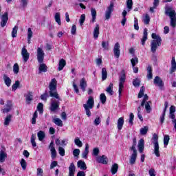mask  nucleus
Returning <instances> with one entry per match:
<instances>
[{"mask_svg":"<svg viewBox=\"0 0 176 176\" xmlns=\"http://www.w3.org/2000/svg\"><path fill=\"white\" fill-rule=\"evenodd\" d=\"M133 120H134V114L133 113H131L129 116V124H131V126H133Z\"/></svg>","mask_w":176,"mask_h":176,"instance_id":"338daca9","label":"nucleus"},{"mask_svg":"<svg viewBox=\"0 0 176 176\" xmlns=\"http://www.w3.org/2000/svg\"><path fill=\"white\" fill-rule=\"evenodd\" d=\"M165 14L168 16L170 19L176 17L175 10H173L171 7H166L165 8Z\"/></svg>","mask_w":176,"mask_h":176,"instance_id":"9b49d317","label":"nucleus"},{"mask_svg":"<svg viewBox=\"0 0 176 176\" xmlns=\"http://www.w3.org/2000/svg\"><path fill=\"white\" fill-rule=\"evenodd\" d=\"M145 94V87L142 86L141 88H140V91L138 94V98H142V97H144V95Z\"/></svg>","mask_w":176,"mask_h":176,"instance_id":"79ce46f5","label":"nucleus"},{"mask_svg":"<svg viewBox=\"0 0 176 176\" xmlns=\"http://www.w3.org/2000/svg\"><path fill=\"white\" fill-rule=\"evenodd\" d=\"M170 25L173 28H175V27L176 26V16L170 18Z\"/></svg>","mask_w":176,"mask_h":176,"instance_id":"69168bd1","label":"nucleus"},{"mask_svg":"<svg viewBox=\"0 0 176 176\" xmlns=\"http://www.w3.org/2000/svg\"><path fill=\"white\" fill-rule=\"evenodd\" d=\"M175 71H176L175 58L173 57L172 60H171L170 74H173V72H175Z\"/></svg>","mask_w":176,"mask_h":176,"instance_id":"cd10ccee","label":"nucleus"},{"mask_svg":"<svg viewBox=\"0 0 176 176\" xmlns=\"http://www.w3.org/2000/svg\"><path fill=\"white\" fill-rule=\"evenodd\" d=\"M99 35H100V25H98V24H96V25L94 30V39H98Z\"/></svg>","mask_w":176,"mask_h":176,"instance_id":"393cba45","label":"nucleus"},{"mask_svg":"<svg viewBox=\"0 0 176 176\" xmlns=\"http://www.w3.org/2000/svg\"><path fill=\"white\" fill-rule=\"evenodd\" d=\"M20 86V81L16 80L14 84L12 85V90L15 91V90H17V88Z\"/></svg>","mask_w":176,"mask_h":176,"instance_id":"e2e57ef3","label":"nucleus"},{"mask_svg":"<svg viewBox=\"0 0 176 176\" xmlns=\"http://www.w3.org/2000/svg\"><path fill=\"white\" fill-rule=\"evenodd\" d=\"M50 89V96L54 97L56 99L51 100V104L50 107V111L53 113H56L57 111H58V108H60V101H61V98H60V96L57 94V80L56 78H52L49 85Z\"/></svg>","mask_w":176,"mask_h":176,"instance_id":"f257e3e1","label":"nucleus"},{"mask_svg":"<svg viewBox=\"0 0 176 176\" xmlns=\"http://www.w3.org/2000/svg\"><path fill=\"white\" fill-rule=\"evenodd\" d=\"M144 23L146 25L149 24L151 21V16H149V14H146L143 19Z\"/></svg>","mask_w":176,"mask_h":176,"instance_id":"3c124183","label":"nucleus"},{"mask_svg":"<svg viewBox=\"0 0 176 176\" xmlns=\"http://www.w3.org/2000/svg\"><path fill=\"white\" fill-rule=\"evenodd\" d=\"M37 61L39 63L40 65L38 67V74H42V72H47V66L46 64L43 63L45 58V52L41 47L37 48Z\"/></svg>","mask_w":176,"mask_h":176,"instance_id":"f03ea898","label":"nucleus"},{"mask_svg":"<svg viewBox=\"0 0 176 176\" xmlns=\"http://www.w3.org/2000/svg\"><path fill=\"white\" fill-rule=\"evenodd\" d=\"M6 157H8V154L3 151H0V163H3V162H5V160H6Z\"/></svg>","mask_w":176,"mask_h":176,"instance_id":"c756f323","label":"nucleus"},{"mask_svg":"<svg viewBox=\"0 0 176 176\" xmlns=\"http://www.w3.org/2000/svg\"><path fill=\"white\" fill-rule=\"evenodd\" d=\"M0 19L1 20V27L3 28L8 23V20H9V14L8 12H5L3 15L0 16Z\"/></svg>","mask_w":176,"mask_h":176,"instance_id":"f8f14e48","label":"nucleus"},{"mask_svg":"<svg viewBox=\"0 0 176 176\" xmlns=\"http://www.w3.org/2000/svg\"><path fill=\"white\" fill-rule=\"evenodd\" d=\"M12 116L10 114L8 115L6 117L5 121H4V126H9L10 122H12Z\"/></svg>","mask_w":176,"mask_h":176,"instance_id":"e433bc0d","label":"nucleus"},{"mask_svg":"<svg viewBox=\"0 0 176 176\" xmlns=\"http://www.w3.org/2000/svg\"><path fill=\"white\" fill-rule=\"evenodd\" d=\"M144 145H145V142L144 139H140L138 144V148L140 153H142V152H144Z\"/></svg>","mask_w":176,"mask_h":176,"instance_id":"f3484780","label":"nucleus"},{"mask_svg":"<svg viewBox=\"0 0 176 176\" xmlns=\"http://www.w3.org/2000/svg\"><path fill=\"white\" fill-rule=\"evenodd\" d=\"M134 28L136 31L140 30V26H138V19L137 18L134 19Z\"/></svg>","mask_w":176,"mask_h":176,"instance_id":"0e129e2a","label":"nucleus"},{"mask_svg":"<svg viewBox=\"0 0 176 176\" xmlns=\"http://www.w3.org/2000/svg\"><path fill=\"white\" fill-rule=\"evenodd\" d=\"M99 124H101V117L96 116L95 120H94V125L99 126Z\"/></svg>","mask_w":176,"mask_h":176,"instance_id":"a18cd8bd","label":"nucleus"},{"mask_svg":"<svg viewBox=\"0 0 176 176\" xmlns=\"http://www.w3.org/2000/svg\"><path fill=\"white\" fill-rule=\"evenodd\" d=\"M55 21L58 24V25H61V18L60 15V12H56L54 16Z\"/></svg>","mask_w":176,"mask_h":176,"instance_id":"ea45409f","label":"nucleus"},{"mask_svg":"<svg viewBox=\"0 0 176 176\" xmlns=\"http://www.w3.org/2000/svg\"><path fill=\"white\" fill-rule=\"evenodd\" d=\"M140 85H141V80L140 78H135L133 81V85L135 87H140Z\"/></svg>","mask_w":176,"mask_h":176,"instance_id":"49530a36","label":"nucleus"},{"mask_svg":"<svg viewBox=\"0 0 176 176\" xmlns=\"http://www.w3.org/2000/svg\"><path fill=\"white\" fill-rule=\"evenodd\" d=\"M153 84L161 89L164 87V82H163V80H162V78L158 76L155 77Z\"/></svg>","mask_w":176,"mask_h":176,"instance_id":"1a4fd4ad","label":"nucleus"},{"mask_svg":"<svg viewBox=\"0 0 176 176\" xmlns=\"http://www.w3.org/2000/svg\"><path fill=\"white\" fill-rule=\"evenodd\" d=\"M118 168H119V166L118 165V164H113L111 169V174L113 175H114V174H116L118 173Z\"/></svg>","mask_w":176,"mask_h":176,"instance_id":"4c0bfd02","label":"nucleus"},{"mask_svg":"<svg viewBox=\"0 0 176 176\" xmlns=\"http://www.w3.org/2000/svg\"><path fill=\"white\" fill-rule=\"evenodd\" d=\"M113 53L116 58H119V57H120V44H119V43H116L115 44L113 48Z\"/></svg>","mask_w":176,"mask_h":176,"instance_id":"2eb2a0df","label":"nucleus"},{"mask_svg":"<svg viewBox=\"0 0 176 176\" xmlns=\"http://www.w3.org/2000/svg\"><path fill=\"white\" fill-rule=\"evenodd\" d=\"M152 144L154 145V153L157 157H160V151H159V136L156 133L153 135Z\"/></svg>","mask_w":176,"mask_h":176,"instance_id":"423d86ee","label":"nucleus"},{"mask_svg":"<svg viewBox=\"0 0 176 176\" xmlns=\"http://www.w3.org/2000/svg\"><path fill=\"white\" fill-rule=\"evenodd\" d=\"M102 47L104 50H109V43L108 41H102Z\"/></svg>","mask_w":176,"mask_h":176,"instance_id":"de8ad7c7","label":"nucleus"},{"mask_svg":"<svg viewBox=\"0 0 176 176\" xmlns=\"http://www.w3.org/2000/svg\"><path fill=\"white\" fill-rule=\"evenodd\" d=\"M91 14L92 16L91 22L96 23V19H97V11L96 10V8H91Z\"/></svg>","mask_w":176,"mask_h":176,"instance_id":"a878e982","label":"nucleus"},{"mask_svg":"<svg viewBox=\"0 0 176 176\" xmlns=\"http://www.w3.org/2000/svg\"><path fill=\"white\" fill-rule=\"evenodd\" d=\"M37 137L39 141H43V140H45V138L46 137V135L43 131H40L37 133Z\"/></svg>","mask_w":176,"mask_h":176,"instance_id":"72a5a7b5","label":"nucleus"},{"mask_svg":"<svg viewBox=\"0 0 176 176\" xmlns=\"http://www.w3.org/2000/svg\"><path fill=\"white\" fill-rule=\"evenodd\" d=\"M132 67H135L136 64H138V58L135 57L131 60Z\"/></svg>","mask_w":176,"mask_h":176,"instance_id":"680f3d73","label":"nucleus"},{"mask_svg":"<svg viewBox=\"0 0 176 176\" xmlns=\"http://www.w3.org/2000/svg\"><path fill=\"white\" fill-rule=\"evenodd\" d=\"M151 36L154 40H153L151 43V52L152 53H156L157 47L162 45V38L155 33H153Z\"/></svg>","mask_w":176,"mask_h":176,"instance_id":"7ed1b4c3","label":"nucleus"},{"mask_svg":"<svg viewBox=\"0 0 176 176\" xmlns=\"http://www.w3.org/2000/svg\"><path fill=\"white\" fill-rule=\"evenodd\" d=\"M53 123L59 127H63V121L58 118H54Z\"/></svg>","mask_w":176,"mask_h":176,"instance_id":"f704fd0d","label":"nucleus"},{"mask_svg":"<svg viewBox=\"0 0 176 176\" xmlns=\"http://www.w3.org/2000/svg\"><path fill=\"white\" fill-rule=\"evenodd\" d=\"M98 163H102V164H107L108 158L105 155H102L101 157H98L97 158Z\"/></svg>","mask_w":176,"mask_h":176,"instance_id":"b1692460","label":"nucleus"},{"mask_svg":"<svg viewBox=\"0 0 176 176\" xmlns=\"http://www.w3.org/2000/svg\"><path fill=\"white\" fill-rule=\"evenodd\" d=\"M37 176H43V169L41 168H37Z\"/></svg>","mask_w":176,"mask_h":176,"instance_id":"774afa93","label":"nucleus"},{"mask_svg":"<svg viewBox=\"0 0 176 176\" xmlns=\"http://www.w3.org/2000/svg\"><path fill=\"white\" fill-rule=\"evenodd\" d=\"M21 56L23 57L24 63H27L28 60L30 59V53H28V51L25 48V47H23L21 50Z\"/></svg>","mask_w":176,"mask_h":176,"instance_id":"4468645a","label":"nucleus"},{"mask_svg":"<svg viewBox=\"0 0 176 176\" xmlns=\"http://www.w3.org/2000/svg\"><path fill=\"white\" fill-rule=\"evenodd\" d=\"M167 108H168V102H165L163 113L160 117V122L162 123V124H163V123H164V116H166V112L167 111Z\"/></svg>","mask_w":176,"mask_h":176,"instance_id":"dca6fc26","label":"nucleus"},{"mask_svg":"<svg viewBox=\"0 0 176 176\" xmlns=\"http://www.w3.org/2000/svg\"><path fill=\"white\" fill-rule=\"evenodd\" d=\"M19 28L17 26H14L12 29V38H16L17 36V30Z\"/></svg>","mask_w":176,"mask_h":176,"instance_id":"603ef678","label":"nucleus"},{"mask_svg":"<svg viewBox=\"0 0 176 176\" xmlns=\"http://www.w3.org/2000/svg\"><path fill=\"white\" fill-rule=\"evenodd\" d=\"M58 153L60 156H65V150L64 148L59 146L58 147Z\"/></svg>","mask_w":176,"mask_h":176,"instance_id":"052dcab7","label":"nucleus"},{"mask_svg":"<svg viewBox=\"0 0 176 176\" xmlns=\"http://www.w3.org/2000/svg\"><path fill=\"white\" fill-rule=\"evenodd\" d=\"M170 141V136L168 135H165L164 137V144L166 146L168 145V142Z\"/></svg>","mask_w":176,"mask_h":176,"instance_id":"5fc2aeb1","label":"nucleus"},{"mask_svg":"<svg viewBox=\"0 0 176 176\" xmlns=\"http://www.w3.org/2000/svg\"><path fill=\"white\" fill-rule=\"evenodd\" d=\"M77 166L80 170H86L87 168V166H86V163L82 160H79L77 162Z\"/></svg>","mask_w":176,"mask_h":176,"instance_id":"c85d7f7f","label":"nucleus"},{"mask_svg":"<svg viewBox=\"0 0 176 176\" xmlns=\"http://www.w3.org/2000/svg\"><path fill=\"white\" fill-rule=\"evenodd\" d=\"M35 138H36L35 135L32 134L31 136L30 141H31V144L34 148H35V146H36V142H35Z\"/></svg>","mask_w":176,"mask_h":176,"instance_id":"bf43d9fd","label":"nucleus"},{"mask_svg":"<svg viewBox=\"0 0 176 176\" xmlns=\"http://www.w3.org/2000/svg\"><path fill=\"white\" fill-rule=\"evenodd\" d=\"M113 84L111 82L109 87L106 89V91L109 94L110 96H113Z\"/></svg>","mask_w":176,"mask_h":176,"instance_id":"58836bf2","label":"nucleus"},{"mask_svg":"<svg viewBox=\"0 0 176 176\" xmlns=\"http://www.w3.org/2000/svg\"><path fill=\"white\" fill-rule=\"evenodd\" d=\"M19 71H20V67H19V64L14 63V65L13 66V72H14V74L17 75V74H19Z\"/></svg>","mask_w":176,"mask_h":176,"instance_id":"09e8293b","label":"nucleus"},{"mask_svg":"<svg viewBox=\"0 0 176 176\" xmlns=\"http://www.w3.org/2000/svg\"><path fill=\"white\" fill-rule=\"evenodd\" d=\"M75 144L78 146L79 148H82L83 146V143H82V141L79 139V138H76L74 140Z\"/></svg>","mask_w":176,"mask_h":176,"instance_id":"c03bdc74","label":"nucleus"},{"mask_svg":"<svg viewBox=\"0 0 176 176\" xmlns=\"http://www.w3.org/2000/svg\"><path fill=\"white\" fill-rule=\"evenodd\" d=\"M89 144H85V149L84 151V152L82 154V157L83 159H87V155H89Z\"/></svg>","mask_w":176,"mask_h":176,"instance_id":"7c9ffc66","label":"nucleus"},{"mask_svg":"<svg viewBox=\"0 0 176 176\" xmlns=\"http://www.w3.org/2000/svg\"><path fill=\"white\" fill-rule=\"evenodd\" d=\"M85 20H86V15L85 14H82L80 16V21H79L80 25H83V23H85Z\"/></svg>","mask_w":176,"mask_h":176,"instance_id":"13d9d810","label":"nucleus"},{"mask_svg":"<svg viewBox=\"0 0 176 176\" xmlns=\"http://www.w3.org/2000/svg\"><path fill=\"white\" fill-rule=\"evenodd\" d=\"M3 113H8L12 111V102L8 101L6 105V108L3 109Z\"/></svg>","mask_w":176,"mask_h":176,"instance_id":"4be33fe9","label":"nucleus"},{"mask_svg":"<svg viewBox=\"0 0 176 176\" xmlns=\"http://www.w3.org/2000/svg\"><path fill=\"white\" fill-rule=\"evenodd\" d=\"M49 148L50 149L52 159H56L57 157V151H56V147H54V141H51Z\"/></svg>","mask_w":176,"mask_h":176,"instance_id":"9d476101","label":"nucleus"},{"mask_svg":"<svg viewBox=\"0 0 176 176\" xmlns=\"http://www.w3.org/2000/svg\"><path fill=\"white\" fill-rule=\"evenodd\" d=\"M148 99H149V97L148 96L147 94L144 95V98H143V100L141 102L140 106L144 107V105H145L146 101H148Z\"/></svg>","mask_w":176,"mask_h":176,"instance_id":"6e6d98bb","label":"nucleus"},{"mask_svg":"<svg viewBox=\"0 0 176 176\" xmlns=\"http://www.w3.org/2000/svg\"><path fill=\"white\" fill-rule=\"evenodd\" d=\"M75 170H76L75 164L74 163H71L69 166V176H75Z\"/></svg>","mask_w":176,"mask_h":176,"instance_id":"aec40b11","label":"nucleus"},{"mask_svg":"<svg viewBox=\"0 0 176 176\" xmlns=\"http://www.w3.org/2000/svg\"><path fill=\"white\" fill-rule=\"evenodd\" d=\"M151 104H152L151 101L146 102V104H144L145 109L147 113H151L152 111V108L151 107Z\"/></svg>","mask_w":176,"mask_h":176,"instance_id":"473e14b6","label":"nucleus"},{"mask_svg":"<svg viewBox=\"0 0 176 176\" xmlns=\"http://www.w3.org/2000/svg\"><path fill=\"white\" fill-rule=\"evenodd\" d=\"M67 65V62L63 58L59 60L58 71H63L64 69V67Z\"/></svg>","mask_w":176,"mask_h":176,"instance_id":"412c9836","label":"nucleus"},{"mask_svg":"<svg viewBox=\"0 0 176 176\" xmlns=\"http://www.w3.org/2000/svg\"><path fill=\"white\" fill-rule=\"evenodd\" d=\"M20 163L23 170H25L27 168V162H25V160L21 159Z\"/></svg>","mask_w":176,"mask_h":176,"instance_id":"864d4df0","label":"nucleus"},{"mask_svg":"<svg viewBox=\"0 0 176 176\" xmlns=\"http://www.w3.org/2000/svg\"><path fill=\"white\" fill-rule=\"evenodd\" d=\"M83 108L85 110L87 116L90 118V116H91V112L90 111V109H93V108H94V98H93L91 96H89L87 103L83 104Z\"/></svg>","mask_w":176,"mask_h":176,"instance_id":"39448f33","label":"nucleus"},{"mask_svg":"<svg viewBox=\"0 0 176 176\" xmlns=\"http://www.w3.org/2000/svg\"><path fill=\"white\" fill-rule=\"evenodd\" d=\"M107 76H108V72H107V69H102V80H105L107 79Z\"/></svg>","mask_w":176,"mask_h":176,"instance_id":"37998d69","label":"nucleus"},{"mask_svg":"<svg viewBox=\"0 0 176 176\" xmlns=\"http://www.w3.org/2000/svg\"><path fill=\"white\" fill-rule=\"evenodd\" d=\"M135 146H137V138H134L133 139L132 146L129 148V151H133V153L131 155L129 160L130 164H135V160H137V155H138V152L137 151Z\"/></svg>","mask_w":176,"mask_h":176,"instance_id":"20e7f679","label":"nucleus"},{"mask_svg":"<svg viewBox=\"0 0 176 176\" xmlns=\"http://www.w3.org/2000/svg\"><path fill=\"white\" fill-rule=\"evenodd\" d=\"M148 40V29H144L143 37L141 39V43L142 46L145 45V42Z\"/></svg>","mask_w":176,"mask_h":176,"instance_id":"a211bd4d","label":"nucleus"},{"mask_svg":"<svg viewBox=\"0 0 176 176\" xmlns=\"http://www.w3.org/2000/svg\"><path fill=\"white\" fill-rule=\"evenodd\" d=\"M123 124H124V118L123 117L120 118L117 122V127L118 130L123 129Z\"/></svg>","mask_w":176,"mask_h":176,"instance_id":"5701e85b","label":"nucleus"},{"mask_svg":"<svg viewBox=\"0 0 176 176\" xmlns=\"http://www.w3.org/2000/svg\"><path fill=\"white\" fill-rule=\"evenodd\" d=\"M80 87L82 91H86V87H87V82L86 78H82L80 81Z\"/></svg>","mask_w":176,"mask_h":176,"instance_id":"6ab92c4d","label":"nucleus"},{"mask_svg":"<svg viewBox=\"0 0 176 176\" xmlns=\"http://www.w3.org/2000/svg\"><path fill=\"white\" fill-rule=\"evenodd\" d=\"M113 3L111 2L104 13V19L106 20H109L111 19V14H112V12H113Z\"/></svg>","mask_w":176,"mask_h":176,"instance_id":"6e6552de","label":"nucleus"},{"mask_svg":"<svg viewBox=\"0 0 176 176\" xmlns=\"http://www.w3.org/2000/svg\"><path fill=\"white\" fill-rule=\"evenodd\" d=\"M100 100L102 104H105V102H107V96H105V94H101L100 95Z\"/></svg>","mask_w":176,"mask_h":176,"instance_id":"8fccbe9b","label":"nucleus"},{"mask_svg":"<svg viewBox=\"0 0 176 176\" xmlns=\"http://www.w3.org/2000/svg\"><path fill=\"white\" fill-rule=\"evenodd\" d=\"M126 8L127 12L133 10V0H126Z\"/></svg>","mask_w":176,"mask_h":176,"instance_id":"2f4dec72","label":"nucleus"},{"mask_svg":"<svg viewBox=\"0 0 176 176\" xmlns=\"http://www.w3.org/2000/svg\"><path fill=\"white\" fill-rule=\"evenodd\" d=\"M24 97L25 98L26 104L30 105L31 102L34 100V92L29 91L24 95Z\"/></svg>","mask_w":176,"mask_h":176,"instance_id":"ddd939ff","label":"nucleus"},{"mask_svg":"<svg viewBox=\"0 0 176 176\" xmlns=\"http://www.w3.org/2000/svg\"><path fill=\"white\" fill-rule=\"evenodd\" d=\"M153 74L152 73V67L148 65L147 67V79L148 80H151V79H153Z\"/></svg>","mask_w":176,"mask_h":176,"instance_id":"bb28decb","label":"nucleus"},{"mask_svg":"<svg viewBox=\"0 0 176 176\" xmlns=\"http://www.w3.org/2000/svg\"><path fill=\"white\" fill-rule=\"evenodd\" d=\"M3 80L6 85V86H8V87H10V85H12V80H10V78H9L8 76L4 75L3 76Z\"/></svg>","mask_w":176,"mask_h":176,"instance_id":"c9c22d12","label":"nucleus"},{"mask_svg":"<svg viewBox=\"0 0 176 176\" xmlns=\"http://www.w3.org/2000/svg\"><path fill=\"white\" fill-rule=\"evenodd\" d=\"M37 109L39 113H43V104L41 102L38 103L37 106Z\"/></svg>","mask_w":176,"mask_h":176,"instance_id":"4d7b16f0","label":"nucleus"},{"mask_svg":"<svg viewBox=\"0 0 176 176\" xmlns=\"http://www.w3.org/2000/svg\"><path fill=\"white\" fill-rule=\"evenodd\" d=\"M126 82V74H124V72H122L121 73V75L120 76V82H119V96H122V91H123V88L124 86V82Z\"/></svg>","mask_w":176,"mask_h":176,"instance_id":"0eeeda50","label":"nucleus"},{"mask_svg":"<svg viewBox=\"0 0 176 176\" xmlns=\"http://www.w3.org/2000/svg\"><path fill=\"white\" fill-rule=\"evenodd\" d=\"M148 130H149V128L146 126L143 128H141L140 129V134L142 135H146V134L148 133Z\"/></svg>","mask_w":176,"mask_h":176,"instance_id":"a19ab883","label":"nucleus"}]
</instances>
